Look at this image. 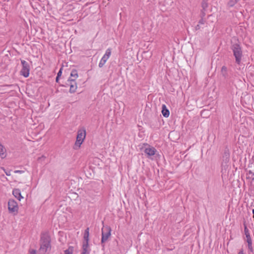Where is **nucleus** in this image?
Segmentation results:
<instances>
[{"instance_id": "8", "label": "nucleus", "mask_w": 254, "mask_h": 254, "mask_svg": "<svg viewBox=\"0 0 254 254\" xmlns=\"http://www.w3.org/2000/svg\"><path fill=\"white\" fill-rule=\"evenodd\" d=\"M111 54V50L110 48H109L106 51L105 54L103 56V57L102 58L101 61H100V63L99 64V67H103V66L106 63L107 60L110 57Z\"/></svg>"}, {"instance_id": "30", "label": "nucleus", "mask_w": 254, "mask_h": 254, "mask_svg": "<svg viewBox=\"0 0 254 254\" xmlns=\"http://www.w3.org/2000/svg\"><path fill=\"white\" fill-rule=\"evenodd\" d=\"M248 249H249V250L251 252H252V253H253V252H254V249H253V247H251V248H250H250H248Z\"/></svg>"}, {"instance_id": "11", "label": "nucleus", "mask_w": 254, "mask_h": 254, "mask_svg": "<svg viewBox=\"0 0 254 254\" xmlns=\"http://www.w3.org/2000/svg\"><path fill=\"white\" fill-rule=\"evenodd\" d=\"M91 249L89 244L82 243V252L80 254H90Z\"/></svg>"}, {"instance_id": "26", "label": "nucleus", "mask_w": 254, "mask_h": 254, "mask_svg": "<svg viewBox=\"0 0 254 254\" xmlns=\"http://www.w3.org/2000/svg\"><path fill=\"white\" fill-rule=\"evenodd\" d=\"M205 21L204 20V18H201V19L198 21L199 24H204Z\"/></svg>"}, {"instance_id": "17", "label": "nucleus", "mask_w": 254, "mask_h": 254, "mask_svg": "<svg viewBox=\"0 0 254 254\" xmlns=\"http://www.w3.org/2000/svg\"><path fill=\"white\" fill-rule=\"evenodd\" d=\"M221 74L222 76L225 78L226 79L228 77V74L227 72V67L225 66H223L221 68Z\"/></svg>"}, {"instance_id": "32", "label": "nucleus", "mask_w": 254, "mask_h": 254, "mask_svg": "<svg viewBox=\"0 0 254 254\" xmlns=\"http://www.w3.org/2000/svg\"><path fill=\"white\" fill-rule=\"evenodd\" d=\"M31 254H36V251L35 250H33L32 252H31Z\"/></svg>"}, {"instance_id": "10", "label": "nucleus", "mask_w": 254, "mask_h": 254, "mask_svg": "<svg viewBox=\"0 0 254 254\" xmlns=\"http://www.w3.org/2000/svg\"><path fill=\"white\" fill-rule=\"evenodd\" d=\"M230 160V151L227 147L224 149V152L222 155L223 164H227Z\"/></svg>"}, {"instance_id": "3", "label": "nucleus", "mask_w": 254, "mask_h": 254, "mask_svg": "<svg viewBox=\"0 0 254 254\" xmlns=\"http://www.w3.org/2000/svg\"><path fill=\"white\" fill-rule=\"evenodd\" d=\"M86 134V129L84 127L78 130L74 149H76L80 147L85 138Z\"/></svg>"}, {"instance_id": "15", "label": "nucleus", "mask_w": 254, "mask_h": 254, "mask_svg": "<svg viewBox=\"0 0 254 254\" xmlns=\"http://www.w3.org/2000/svg\"><path fill=\"white\" fill-rule=\"evenodd\" d=\"M0 156L2 159L6 157V149L3 145L0 142Z\"/></svg>"}, {"instance_id": "5", "label": "nucleus", "mask_w": 254, "mask_h": 254, "mask_svg": "<svg viewBox=\"0 0 254 254\" xmlns=\"http://www.w3.org/2000/svg\"><path fill=\"white\" fill-rule=\"evenodd\" d=\"M8 210L9 213L16 215L18 213V206L17 202L13 199H9L8 201Z\"/></svg>"}, {"instance_id": "25", "label": "nucleus", "mask_w": 254, "mask_h": 254, "mask_svg": "<svg viewBox=\"0 0 254 254\" xmlns=\"http://www.w3.org/2000/svg\"><path fill=\"white\" fill-rule=\"evenodd\" d=\"M248 243V248H251L252 247H253V245H252V240H249V241H246Z\"/></svg>"}, {"instance_id": "20", "label": "nucleus", "mask_w": 254, "mask_h": 254, "mask_svg": "<svg viewBox=\"0 0 254 254\" xmlns=\"http://www.w3.org/2000/svg\"><path fill=\"white\" fill-rule=\"evenodd\" d=\"M74 248L72 246H69L67 249L64 251V254H72Z\"/></svg>"}, {"instance_id": "12", "label": "nucleus", "mask_w": 254, "mask_h": 254, "mask_svg": "<svg viewBox=\"0 0 254 254\" xmlns=\"http://www.w3.org/2000/svg\"><path fill=\"white\" fill-rule=\"evenodd\" d=\"M89 228H87L84 233L83 241L82 243L89 244Z\"/></svg>"}, {"instance_id": "28", "label": "nucleus", "mask_w": 254, "mask_h": 254, "mask_svg": "<svg viewBox=\"0 0 254 254\" xmlns=\"http://www.w3.org/2000/svg\"><path fill=\"white\" fill-rule=\"evenodd\" d=\"M200 26L199 25V24H197L195 27V30H198L199 29H200Z\"/></svg>"}, {"instance_id": "16", "label": "nucleus", "mask_w": 254, "mask_h": 254, "mask_svg": "<svg viewBox=\"0 0 254 254\" xmlns=\"http://www.w3.org/2000/svg\"><path fill=\"white\" fill-rule=\"evenodd\" d=\"M244 232H245V234L246 235V237L247 238L246 241L252 240V239H251V237L250 236V234L249 232V230L248 228H247V225L245 223L244 224Z\"/></svg>"}, {"instance_id": "2", "label": "nucleus", "mask_w": 254, "mask_h": 254, "mask_svg": "<svg viewBox=\"0 0 254 254\" xmlns=\"http://www.w3.org/2000/svg\"><path fill=\"white\" fill-rule=\"evenodd\" d=\"M51 237L48 233H42L40 240V251L43 254L50 252L51 249Z\"/></svg>"}, {"instance_id": "29", "label": "nucleus", "mask_w": 254, "mask_h": 254, "mask_svg": "<svg viewBox=\"0 0 254 254\" xmlns=\"http://www.w3.org/2000/svg\"><path fill=\"white\" fill-rule=\"evenodd\" d=\"M238 254H244L243 249H241V250H240Z\"/></svg>"}, {"instance_id": "18", "label": "nucleus", "mask_w": 254, "mask_h": 254, "mask_svg": "<svg viewBox=\"0 0 254 254\" xmlns=\"http://www.w3.org/2000/svg\"><path fill=\"white\" fill-rule=\"evenodd\" d=\"M247 179H251L252 181H254V173L251 170H249L247 173Z\"/></svg>"}, {"instance_id": "27", "label": "nucleus", "mask_w": 254, "mask_h": 254, "mask_svg": "<svg viewBox=\"0 0 254 254\" xmlns=\"http://www.w3.org/2000/svg\"><path fill=\"white\" fill-rule=\"evenodd\" d=\"M14 172L15 173H20V174H21V173H24V171H22V170H15L14 171Z\"/></svg>"}, {"instance_id": "14", "label": "nucleus", "mask_w": 254, "mask_h": 254, "mask_svg": "<svg viewBox=\"0 0 254 254\" xmlns=\"http://www.w3.org/2000/svg\"><path fill=\"white\" fill-rule=\"evenodd\" d=\"M161 112L163 116L165 118H168L170 115V111L165 104H163L162 106Z\"/></svg>"}, {"instance_id": "7", "label": "nucleus", "mask_w": 254, "mask_h": 254, "mask_svg": "<svg viewBox=\"0 0 254 254\" xmlns=\"http://www.w3.org/2000/svg\"><path fill=\"white\" fill-rule=\"evenodd\" d=\"M145 145L148 146V147L145 148L144 150V152L147 155V157L150 158V157L155 154L157 152L156 149L154 147H151L149 145L146 143Z\"/></svg>"}, {"instance_id": "21", "label": "nucleus", "mask_w": 254, "mask_h": 254, "mask_svg": "<svg viewBox=\"0 0 254 254\" xmlns=\"http://www.w3.org/2000/svg\"><path fill=\"white\" fill-rule=\"evenodd\" d=\"M240 0H229L227 3L228 6L229 7H233Z\"/></svg>"}, {"instance_id": "31", "label": "nucleus", "mask_w": 254, "mask_h": 254, "mask_svg": "<svg viewBox=\"0 0 254 254\" xmlns=\"http://www.w3.org/2000/svg\"><path fill=\"white\" fill-rule=\"evenodd\" d=\"M60 77H58V76H57V77L56 78V82L57 83H59V80H60Z\"/></svg>"}, {"instance_id": "19", "label": "nucleus", "mask_w": 254, "mask_h": 254, "mask_svg": "<svg viewBox=\"0 0 254 254\" xmlns=\"http://www.w3.org/2000/svg\"><path fill=\"white\" fill-rule=\"evenodd\" d=\"M70 77L69 78H71V77H74L73 79L75 80L78 76L77 71L75 69H73L70 72Z\"/></svg>"}, {"instance_id": "13", "label": "nucleus", "mask_w": 254, "mask_h": 254, "mask_svg": "<svg viewBox=\"0 0 254 254\" xmlns=\"http://www.w3.org/2000/svg\"><path fill=\"white\" fill-rule=\"evenodd\" d=\"M12 194L19 200H20L23 198L21 195L20 190L19 189H14L12 191Z\"/></svg>"}, {"instance_id": "24", "label": "nucleus", "mask_w": 254, "mask_h": 254, "mask_svg": "<svg viewBox=\"0 0 254 254\" xmlns=\"http://www.w3.org/2000/svg\"><path fill=\"white\" fill-rule=\"evenodd\" d=\"M63 67H61L57 73V76L61 77L62 74Z\"/></svg>"}, {"instance_id": "4", "label": "nucleus", "mask_w": 254, "mask_h": 254, "mask_svg": "<svg viewBox=\"0 0 254 254\" xmlns=\"http://www.w3.org/2000/svg\"><path fill=\"white\" fill-rule=\"evenodd\" d=\"M111 228L110 226H104L102 228V237L101 244L103 247H104V244L108 241L109 238L111 236Z\"/></svg>"}, {"instance_id": "6", "label": "nucleus", "mask_w": 254, "mask_h": 254, "mask_svg": "<svg viewBox=\"0 0 254 254\" xmlns=\"http://www.w3.org/2000/svg\"><path fill=\"white\" fill-rule=\"evenodd\" d=\"M22 69L20 71L21 75L25 77H27L29 75L30 66L29 64L24 60H21Z\"/></svg>"}, {"instance_id": "9", "label": "nucleus", "mask_w": 254, "mask_h": 254, "mask_svg": "<svg viewBox=\"0 0 254 254\" xmlns=\"http://www.w3.org/2000/svg\"><path fill=\"white\" fill-rule=\"evenodd\" d=\"M67 82L69 83V86H70L69 92L70 93L75 92L77 89V85L75 79L69 78L67 80Z\"/></svg>"}, {"instance_id": "1", "label": "nucleus", "mask_w": 254, "mask_h": 254, "mask_svg": "<svg viewBox=\"0 0 254 254\" xmlns=\"http://www.w3.org/2000/svg\"><path fill=\"white\" fill-rule=\"evenodd\" d=\"M230 49L232 51L233 56L235 57V63L240 65L243 56V50L240 42L237 37H234L231 40Z\"/></svg>"}, {"instance_id": "23", "label": "nucleus", "mask_w": 254, "mask_h": 254, "mask_svg": "<svg viewBox=\"0 0 254 254\" xmlns=\"http://www.w3.org/2000/svg\"><path fill=\"white\" fill-rule=\"evenodd\" d=\"M205 11L206 10H204L203 9H202L201 10V12H200L201 18H204L205 16Z\"/></svg>"}, {"instance_id": "33", "label": "nucleus", "mask_w": 254, "mask_h": 254, "mask_svg": "<svg viewBox=\"0 0 254 254\" xmlns=\"http://www.w3.org/2000/svg\"><path fill=\"white\" fill-rule=\"evenodd\" d=\"M5 174L7 176H10V172L9 171L8 172H5Z\"/></svg>"}, {"instance_id": "34", "label": "nucleus", "mask_w": 254, "mask_h": 254, "mask_svg": "<svg viewBox=\"0 0 254 254\" xmlns=\"http://www.w3.org/2000/svg\"><path fill=\"white\" fill-rule=\"evenodd\" d=\"M67 86H69V83L67 81V83H66Z\"/></svg>"}, {"instance_id": "22", "label": "nucleus", "mask_w": 254, "mask_h": 254, "mask_svg": "<svg viewBox=\"0 0 254 254\" xmlns=\"http://www.w3.org/2000/svg\"><path fill=\"white\" fill-rule=\"evenodd\" d=\"M201 7L202 8V9L204 10H206V9L208 7V3L207 2V0H203L201 2Z\"/></svg>"}]
</instances>
